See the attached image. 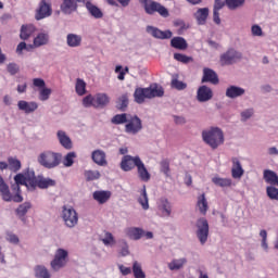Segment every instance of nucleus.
I'll use <instances>...</instances> for the list:
<instances>
[{"label": "nucleus", "mask_w": 278, "mask_h": 278, "mask_svg": "<svg viewBox=\"0 0 278 278\" xmlns=\"http://www.w3.org/2000/svg\"><path fill=\"white\" fill-rule=\"evenodd\" d=\"M35 277L36 278H51V273L43 265H37L35 267Z\"/></svg>", "instance_id": "36"}, {"label": "nucleus", "mask_w": 278, "mask_h": 278, "mask_svg": "<svg viewBox=\"0 0 278 278\" xmlns=\"http://www.w3.org/2000/svg\"><path fill=\"white\" fill-rule=\"evenodd\" d=\"M126 123V134H132V136H136L139 131H142V119H140L138 115H128V121Z\"/></svg>", "instance_id": "9"}, {"label": "nucleus", "mask_w": 278, "mask_h": 278, "mask_svg": "<svg viewBox=\"0 0 278 278\" xmlns=\"http://www.w3.org/2000/svg\"><path fill=\"white\" fill-rule=\"evenodd\" d=\"M202 140L211 147V149L215 150L220 147V144H225V134L223 129L218 127H211L210 129L202 131Z\"/></svg>", "instance_id": "3"}, {"label": "nucleus", "mask_w": 278, "mask_h": 278, "mask_svg": "<svg viewBox=\"0 0 278 278\" xmlns=\"http://www.w3.org/2000/svg\"><path fill=\"white\" fill-rule=\"evenodd\" d=\"M106 157L105 151L103 150H94L91 154V160H93L94 164H98V166H108Z\"/></svg>", "instance_id": "18"}, {"label": "nucleus", "mask_w": 278, "mask_h": 278, "mask_svg": "<svg viewBox=\"0 0 278 278\" xmlns=\"http://www.w3.org/2000/svg\"><path fill=\"white\" fill-rule=\"evenodd\" d=\"M29 210H31V203L29 202H24L23 204H21L17 210H16V214L17 216H20L21 218H23V216H25V214H27V212H29Z\"/></svg>", "instance_id": "45"}, {"label": "nucleus", "mask_w": 278, "mask_h": 278, "mask_svg": "<svg viewBox=\"0 0 278 278\" xmlns=\"http://www.w3.org/2000/svg\"><path fill=\"white\" fill-rule=\"evenodd\" d=\"M33 187L31 190H36V188H40V190H45L47 188H52L55 186V180L51 178H45L42 176L36 177V175L33 173Z\"/></svg>", "instance_id": "12"}, {"label": "nucleus", "mask_w": 278, "mask_h": 278, "mask_svg": "<svg viewBox=\"0 0 278 278\" xmlns=\"http://www.w3.org/2000/svg\"><path fill=\"white\" fill-rule=\"evenodd\" d=\"M8 168L12 170V173H18L21 168V162L17 159L9 157L8 159Z\"/></svg>", "instance_id": "42"}, {"label": "nucleus", "mask_w": 278, "mask_h": 278, "mask_svg": "<svg viewBox=\"0 0 278 278\" xmlns=\"http://www.w3.org/2000/svg\"><path fill=\"white\" fill-rule=\"evenodd\" d=\"M170 46L174 49H179V51H186V49H188V42L184 37H174L170 40Z\"/></svg>", "instance_id": "27"}, {"label": "nucleus", "mask_w": 278, "mask_h": 278, "mask_svg": "<svg viewBox=\"0 0 278 278\" xmlns=\"http://www.w3.org/2000/svg\"><path fill=\"white\" fill-rule=\"evenodd\" d=\"M212 97H214V92L212 91V88L205 85L199 87L197 92V99L200 103H205L212 100Z\"/></svg>", "instance_id": "14"}, {"label": "nucleus", "mask_w": 278, "mask_h": 278, "mask_svg": "<svg viewBox=\"0 0 278 278\" xmlns=\"http://www.w3.org/2000/svg\"><path fill=\"white\" fill-rule=\"evenodd\" d=\"M115 73H119L117 76V79H119V81H124L125 80V71H123V66L117 65L115 67Z\"/></svg>", "instance_id": "59"}, {"label": "nucleus", "mask_w": 278, "mask_h": 278, "mask_svg": "<svg viewBox=\"0 0 278 278\" xmlns=\"http://www.w3.org/2000/svg\"><path fill=\"white\" fill-rule=\"evenodd\" d=\"M132 273L135 278H147V275L142 270V265L138 261H135L132 264Z\"/></svg>", "instance_id": "40"}, {"label": "nucleus", "mask_w": 278, "mask_h": 278, "mask_svg": "<svg viewBox=\"0 0 278 278\" xmlns=\"http://www.w3.org/2000/svg\"><path fill=\"white\" fill-rule=\"evenodd\" d=\"M111 197H112V192H110V191H94L93 192V199H94V201L99 202L100 205H103V203H108V201H110Z\"/></svg>", "instance_id": "26"}, {"label": "nucleus", "mask_w": 278, "mask_h": 278, "mask_svg": "<svg viewBox=\"0 0 278 278\" xmlns=\"http://www.w3.org/2000/svg\"><path fill=\"white\" fill-rule=\"evenodd\" d=\"M232 168H231V175L233 179H240L242 175H244V169L242 168V163H240V160L238 157H232Z\"/></svg>", "instance_id": "20"}, {"label": "nucleus", "mask_w": 278, "mask_h": 278, "mask_svg": "<svg viewBox=\"0 0 278 278\" xmlns=\"http://www.w3.org/2000/svg\"><path fill=\"white\" fill-rule=\"evenodd\" d=\"M7 71L8 73H10V75H16V73H18L20 67L16 63H9L7 66Z\"/></svg>", "instance_id": "54"}, {"label": "nucleus", "mask_w": 278, "mask_h": 278, "mask_svg": "<svg viewBox=\"0 0 278 278\" xmlns=\"http://www.w3.org/2000/svg\"><path fill=\"white\" fill-rule=\"evenodd\" d=\"M85 177L87 181H94V179L101 177V173H99V170H87L85 172Z\"/></svg>", "instance_id": "50"}, {"label": "nucleus", "mask_w": 278, "mask_h": 278, "mask_svg": "<svg viewBox=\"0 0 278 278\" xmlns=\"http://www.w3.org/2000/svg\"><path fill=\"white\" fill-rule=\"evenodd\" d=\"M61 216L64 225L70 229H73L79 223V214L72 206H63Z\"/></svg>", "instance_id": "6"}, {"label": "nucleus", "mask_w": 278, "mask_h": 278, "mask_svg": "<svg viewBox=\"0 0 278 278\" xmlns=\"http://www.w3.org/2000/svg\"><path fill=\"white\" fill-rule=\"evenodd\" d=\"M266 193L271 201H278V189L275 188V185L268 186L266 188Z\"/></svg>", "instance_id": "47"}, {"label": "nucleus", "mask_w": 278, "mask_h": 278, "mask_svg": "<svg viewBox=\"0 0 278 278\" xmlns=\"http://www.w3.org/2000/svg\"><path fill=\"white\" fill-rule=\"evenodd\" d=\"M251 31L252 36H264V31L260 25H253Z\"/></svg>", "instance_id": "57"}, {"label": "nucleus", "mask_w": 278, "mask_h": 278, "mask_svg": "<svg viewBox=\"0 0 278 278\" xmlns=\"http://www.w3.org/2000/svg\"><path fill=\"white\" fill-rule=\"evenodd\" d=\"M33 86H35V88H40V90L42 88H45V86H47V84L45 83V79L42 78H35L33 80Z\"/></svg>", "instance_id": "58"}, {"label": "nucleus", "mask_w": 278, "mask_h": 278, "mask_svg": "<svg viewBox=\"0 0 278 278\" xmlns=\"http://www.w3.org/2000/svg\"><path fill=\"white\" fill-rule=\"evenodd\" d=\"M245 90L242 87L238 86H230L226 89V97L228 99H238V97H242L244 94Z\"/></svg>", "instance_id": "23"}, {"label": "nucleus", "mask_w": 278, "mask_h": 278, "mask_svg": "<svg viewBox=\"0 0 278 278\" xmlns=\"http://www.w3.org/2000/svg\"><path fill=\"white\" fill-rule=\"evenodd\" d=\"M15 184L12 185L13 192H16L14 195L10 192V186L5 184V180L0 176V195L3 201L14 203H23V195H21V186H26L28 190H31L34 186V173L31 175L16 174L14 176Z\"/></svg>", "instance_id": "1"}, {"label": "nucleus", "mask_w": 278, "mask_h": 278, "mask_svg": "<svg viewBox=\"0 0 278 278\" xmlns=\"http://www.w3.org/2000/svg\"><path fill=\"white\" fill-rule=\"evenodd\" d=\"M136 103H144L149 99V88H137L134 93Z\"/></svg>", "instance_id": "25"}, {"label": "nucleus", "mask_w": 278, "mask_h": 278, "mask_svg": "<svg viewBox=\"0 0 278 278\" xmlns=\"http://www.w3.org/2000/svg\"><path fill=\"white\" fill-rule=\"evenodd\" d=\"M225 4H227L226 0H215L214 10L220 11L225 8Z\"/></svg>", "instance_id": "61"}, {"label": "nucleus", "mask_w": 278, "mask_h": 278, "mask_svg": "<svg viewBox=\"0 0 278 278\" xmlns=\"http://www.w3.org/2000/svg\"><path fill=\"white\" fill-rule=\"evenodd\" d=\"M253 116V109H248L241 113L242 121H249Z\"/></svg>", "instance_id": "60"}, {"label": "nucleus", "mask_w": 278, "mask_h": 278, "mask_svg": "<svg viewBox=\"0 0 278 278\" xmlns=\"http://www.w3.org/2000/svg\"><path fill=\"white\" fill-rule=\"evenodd\" d=\"M56 136L59 138L60 144L63 146L64 149H67V151L73 149V141L71 140V137L66 136L64 130H59Z\"/></svg>", "instance_id": "24"}, {"label": "nucleus", "mask_w": 278, "mask_h": 278, "mask_svg": "<svg viewBox=\"0 0 278 278\" xmlns=\"http://www.w3.org/2000/svg\"><path fill=\"white\" fill-rule=\"evenodd\" d=\"M210 16V9L202 8L194 13V18L197 20L198 25H205L207 23V17Z\"/></svg>", "instance_id": "22"}, {"label": "nucleus", "mask_w": 278, "mask_h": 278, "mask_svg": "<svg viewBox=\"0 0 278 278\" xmlns=\"http://www.w3.org/2000/svg\"><path fill=\"white\" fill-rule=\"evenodd\" d=\"M77 3H86V8L93 18H103V12L101 9L90 3V0H63L61 11L64 14H71L77 10Z\"/></svg>", "instance_id": "2"}, {"label": "nucleus", "mask_w": 278, "mask_h": 278, "mask_svg": "<svg viewBox=\"0 0 278 278\" xmlns=\"http://www.w3.org/2000/svg\"><path fill=\"white\" fill-rule=\"evenodd\" d=\"M75 157H77V154L75 152L67 153L63 159V166L66 168L73 166L75 164Z\"/></svg>", "instance_id": "43"}, {"label": "nucleus", "mask_w": 278, "mask_h": 278, "mask_svg": "<svg viewBox=\"0 0 278 278\" xmlns=\"http://www.w3.org/2000/svg\"><path fill=\"white\" fill-rule=\"evenodd\" d=\"M149 99H154V97H164V89L162 87L148 88Z\"/></svg>", "instance_id": "41"}, {"label": "nucleus", "mask_w": 278, "mask_h": 278, "mask_svg": "<svg viewBox=\"0 0 278 278\" xmlns=\"http://www.w3.org/2000/svg\"><path fill=\"white\" fill-rule=\"evenodd\" d=\"M129 105V94L124 93L122 94L116 102V108L121 112H125L127 110V106Z\"/></svg>", "instance_id": "34"}, {"label": "nucleus", "mask_w": 278, "mask_h": 278, "mask_svg": "<svg viewBox=\"0 0 278 278\" xmlns=\"http://www.w3.org/2000/svg\"><path fill=\"white\" fill-rule=\"evenodd\" d=\"M38 164L51 170L52 168H58L62 164V153L47 150L41 152L37 157Z\"/></svg>", "instance_id": "4"}, {"label": "nucleus", "mask_w": 278, "mask_h": 278, "mask_svg": "<svg viewBox=\"0 0 278 278\" xmlns=\"http://www.w3.org/2000/svg\"><path fill=\"white\" fill-rule=\"evenodd\" d=\"M212 181L215 184V186H219V188H229L232 184L231 178L214 177L212 178Z\"/></svg>", "instance_id": "37"}, {"label": "nucleus", "mask_w": 278, "mask_h": 278, "mask_svg": "<svg viewBox=\"0 0 278 278\" xmlns=\"http://www.w3.org/2000/svg\"><path fill=\"white\" fill-rule=\"evenodd\" d=\"M7 240H8V242H11V244H18V242H20L18 236H16L12 232H9L7 235Z\"/></svg>", "instance_id": "56"}, {"label": "nucleus", "mask_w": 278, "mask_h": 278, "mask_svg": "<svg viewBox=\"0 0 278 278\" xmlns=\"http://www.w3.org/2000/svg\"><path fill=\"white\" fill-rule=\"evenodd\" d=\"M247 0H226V5L228 10H238V8H242Z\"/></svg>", "instance_id": "46"}, {"label": "nucleus", "mask_w": 278, "mask_h": 278, "mask_svg": "<svg viewBox=\"0 0 278 278\" xmlns=\"http://www.w3.org/2000/svg\"><path fill=\"white\" fill-rule=\"evenodd\" d=\"M45 45H49V34L40 33L34 38V47H45Z\"/></svg>", "instance_id": "32"}, {"label": "nucleus", "mask_w": 278, "mask_h": 278, "mask_svg": "<svg viewBox=\"0 0 278 278\" xmlns=\"http://www.w3.org/2000/svg\"><path fill=\"white\" fill-rule=\"evenodd\" d=\"M126 233L130 240H140L144 236V230L138 227H131L126 230Z\"/></svg>", "instance_id": "30"}, {"label": "nucleus", "mask_w": 278, "mask_h": 278, "mask_svg": "<svg viewBox=\"0 0 278 278\" xmlns=\"http://www.w3.org/2000/svg\"><path fill=\"white\" fill-rule=\"evenodd\" d=\"M197 228L198 240L201 242V244H205L210 236V224L207 223V219L200 218L197 223Z\"/></svg>", "instance_id": "11"}, {"label": "nucleus", "mask_w": 278, "mask_h": 278, "mask_svg": "<svg viewBox=\"0 0 278 278\" xmlns=\"http://www.w3.org/2000/svg\"><path fill=\"white\" fill-rule=\"evenodd\" d=\"M187 263H188V260H186V258L173 260L168 264V268H169V270H179V269L184 268V265Z\"/></svg>", "instance_id": "38"}, {"label": "nucleus", "mask_w": 278, "mask_h": 278, "mask_svg": "<svg viewBox=\"0 0 278 278\" xmlns=\"http://www.w3.org/2000/svg\"><path fill=\"white\" fill-rule=\"evenodd\" d=\"M49 97H51L50 88L43 87L39 90V101H49Z\"/></svg>", "instance_id": "49"}, {"label": "nucleus", "mask_w": 278, "mask_h": 278, "mask_svg": "<svg viewBox=\"0 0 278 278\" xmlns=\"http://www.w3.org/2000/svg\"><path fill=\"white\" fill-rule=\"evenodd\" d=\"M75 90L79 97H84V94H86V81H84L81 78H78L76 80Z\"/></svg>", "instance_id": "44"}, {"label": "nucleus", "mask_w": 278, "mask_h": 278, "mask_svg": "<svg viewBox=\"0 0 278 278\" xmlns=\"http://www.w3.org/2000/svg\"><path fill=\"white\" fill-rule=\"evenodd\" d=\"M139 2L143 4L147 14H155V12H157L163 18H168V16H170L168 9L160 2L153 0H139Z\"/></svg>", "instance_id": "5"}, {"label": "nucleus", "mask_w": 278, "mask_h": 278, "mask_svg": "<svg viewBox=\"0 0 278 278\" xmlns=\"http://www.w3.org/2000/svg\"><path fill=\"white\" fill-rule=\"evenodd\" d=\"M136 167L141 181H149L151 179V174L147 169V166H144V163L142 162V160L137 159Z\"/></svg>", "instance_id": "17"}, {"label": "nucleus", "mask_w": 278, "mask_h": 278, "mask_svg": "<svg viewBox=\"0 0 278 278\" xmlns=\"http://www.w3.org/2000/svg\"><path fill=\"white\" fill-rule=\"evenodd\" d=\"M67 46L72 48L81 47V36L77 34H68L66 37Z\"/></svg>", "instance_id": "33"}, {"label": "nucleus", "mask_w": 278, "mask_h": 278, "mask_svg": "<svg viewBox=\"0 0 278 278\" xmlns=\"http://www.w3.org/2000/svg\"><path fill=\"white\" fill-rule=\"evenodd\" d=\"M103 244H114L116 241L114 240V236L112 232H105L104 239L102 240Z\"/></svg>", "instance_id": "55"}, {"label": "nucleus", "mask_w": 278, "mask_h": 278, "mask_svg": "<svg viewBox=\"0 0 278 278\" xmlns=\"http://www.w3.org/2000/svg\"><path fill=\"white\" fill-rule=\"evenodd\" d=\"M36 33V26L28 24V25H22L20 38L21 40H29L31 36Z\"/></svg>", "instance_id": "21"}, {"label": "nucleus", "mask_w": 278, "mask_h": 278, "mask_svg": "<svg viewBox=\"0 0 278 278\" xmlns=\"http://www.w3.org/2000/svg\"><path fill=\"white\" fill-rule=\"evenodd\" d=\"M172 88H175L176 90H186V88H188V84H186L177 78H174L172 80Z\"/></svg>", "instance_id": "51"}, {"label": "nucleus", "mask_w": 278, "mask_h": 278, "mask_svg": "<svg viewBox=\"0 0 278 278\" xmlns=\"http://www.w3.org/2000/svg\"><path fill=\"white\" fill-rule=\"evenodd\" d=\"M197 206L199 212L202 213L203 216L207 214V210H210V205L207 204V199L205 198V193H202L198 197Z\"/></svg>", "instance_id": "28"}, {"label": "nucleus", "mask_w": 278, "mask_h": 278, "mask_svg": "<svg viewBox=\"0 0 278 278\" xmlns=\"http://www.w3.org/2000/svg\"><path fill=\"white\" fill-rule=\"evenodd\" d=\"M128 118L129 114L127 113L116 114L112 117L111 123L113 125H124V123H127Z\"/></svg>", "instance_id": "39"}, {"label": "nucleus", "mask_w": 278, "mask_h": 278, "mask_svg": "<svg viewBox=\"0 0 278 278\" xmlns=\"http://www.w3.org/2000/svg\"><path fill=\"white\" fill-rule=\"evenodd\" d=\"M83 105L84 108H94V97L92 94H89L83 99Z\"/></svg>", "instance_id": "53"}, {"label": "nucleus", "mask_w": 278, "mask_h": 278, "mask_svg": "<svg viewBox=\"0 0 278 278\" xmlns=\"http://www.w3.org/2000/svg\"><path fill=\"white\" fill-rule=\"evenodd\" d=\"M161 172L168 177V174L170 173V162L168 160L161 161Z\"/></svg>", "instance_id": "52"}, {"label": "nucleus", "mask_w": 278, "mask_h": 278, "mask_svg": "<svg viewBox=\"0 0 278 278\" xmlns=\"http://www.w3.org/2000/svg\"><path fill=\"white\" fill-rule=\"evenodd\" d=\"M17 108L26 114H34V112L38 110V102H27L25 100H20L17 102Z\"/></svg>", "instance_id": "16"}, {"label": "nucleus", "mask_w": 278, "mask_h": 278, "mask_svg": "<svg viewBox=\"0 0 278 278\" xmlns=\"http://www.w3.org/2000/svg\"><path fill=\"white\" fill-rule=\"evenodd\" d=\"M218 74L214 72V70L210 67L203 68V77H202V84H213L214 86L218 85Z\"/></svg>", "instance_id": "15"}, {"label": "nucleus", "mask_w": 278, "mask_h": 278, "mask_svg": "<svg viewBox=\"0 0 278 278\" xmlns=\"http://www.w3.org/2000/svg\"><path fill=\"white\" fill-rule=\"evenodd\" d=\"M159 211L161 212L162 216L168 217L170 216L172 208H170V202L166 199H161L159 204Z\"/></svg>", "instance_id": "31"}, {"label": "nucleus", "mask_w": 278, "mask_h": 278, "mask_svg": "<svg viewBox=\"0 0 278 278\" xmlns=\"http://www.w3.org/2000/svg\"><path fill=\"white\" fill-rule=\"evenodd\" d=\"M68 262V252L64 249H58L54 258L51 261L50 266L52 270L58 273L61 268H64Z\"/></svg>", "instance_id": "8"}, {"label": "nucleus", "mask_w": 278, "mask_h": 278, "mask_svg": "<svg viewBox=\"0 0 278 278\" xmlns=\"http://www.w3.org/2000/svg\"><path fill=\"white\" fill-rule=\"evenodd\" d=\"M118 269L121 270L122 275H124V277H127V275H131V268L125 267V265H119Z\"/></svg>", "instance_id": "63"}, {"label": "nucleus", "mask_w": 278, "mask_h": 278, "mask_svg": "<svg viewBox=\"0 0 278 278\" xmlns=\"http://www.w3.org/2000/svg\"><path fill=\"white\" fill-rule=\"evenodd\" d=\"M146 31L151 34L153 38H159L160 40H168L173 38V31L170 30H160V28L154 26H147Z\"/></svg>", "instance_id": "13"}, {"label": "nucleus", "mask_w": 278, "mask_h": 278, "mask_svg": "<svg viewBox=\"0 0 278 278\" xmlns=\"http://www.w3.org/2000/svg\"><path fill=\"white\" fill-rule=\"evenodd\" d=\"M138 203L141 204L142 210H149V195H147V186H143L138 198Z\"/></svg>", "instance_id": "35"}, {"label": "nucleus", "mask_w": 278, "mask_h": 278, "mask_svg": "<svg viewBox=\"0 0 278 278\" xmlns=\"http://www.w3.org/2000/svg\"><path fill=\"white\" fill-rule=\"evenodd\" d=\"M240 60H242V52L230 48L220 55L219 63L222 66H231V64H236V62H240Z\"/></svg>", "instance_id": "7"}, {"label": "nucleus", "mask_w": 278, "mask_h": 278, "mask_svg": "<svg viewBox=\"0 0 278 278\" xmlns=\"http://www.w3.org/2000/svg\"><path fill=\"white\" fill-rule=\"evenodd\" d=\"M174 60H176L177 62H181L182 64H190V62L193 61L192 56H188L181 53H175Z\"/></svg>", "instance_id": "48"}, {"label": "nucleus", "mask_w": 278, "mask_h": 278, "mask_svg": "<svg viewBox=\"0 0 278 278\" xmlns=\"http://www.w3.org/2000/svg\"><path fill=\"white\" fill-rule=\"evenodd\" d=\"M110 103V97L105 93H98L94 97L93 108H105Z\"/></svg>", "instance_id": "29"}, {"label": "nucleus", "mask_w": 278, "mask_h": 278, "mask_svg": "<svg viewBox=\"0 0 278 278\" xmlns=\"http://www.w3.org/2000/svg\"><path fill=\"white\" fill-rule=\"evenodd\" d=\"M53 14V9L51 8L50 0H41L39 2V7L36 10L35 18L36 21H42V18H47Z\"/></svg>", "instance_id": "10"}, {"label": "nucleus", "mask_w": 278, "mask_h": 278, "mask_svg": "<svg viewBox=\"0 0 278 278\" xmlns=\"http://www.w3.org/2000/svg\"><path fill=\"white\" fill-rule=\"evenodd\" d=\"M175 27H180V29L184 31V29H188V26H186V22L184 20H176L174 22Z\"/></svg>", "instance_id": "64"}, {"label": "nucleus", "mask_w": 278, "mask_h": 278, "mask_svg": "<svg viewBox=\"0 0 278 278\" xmlns=\"http://www.w3.org/2000/svg\"><path fill=\"white\" fill-rule=\"evenodd\" d=\"M220 11L214 9L213 10V21L216 25H220Z\"/></svg>", "instance_id": "62"}, {"label": "nucleus", "mask_w": 278, "mask_h": 278, "mask_svg": "<svg viewBox=\"0 0 278 278\" xmlns=\"http://www.w3.org/2000/svg\"><path fill=\"white\" fill-rule=\"evenodd\" d=\"M140 160V156L132 157L131 155H125L121 162L122 170L129 172L136 166V161Z\"/></svg>", "instance_id": "19"}]
</instances>
